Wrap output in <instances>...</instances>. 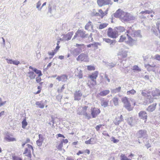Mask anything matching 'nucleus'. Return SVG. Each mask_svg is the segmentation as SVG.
I'll return each mask as SVG.
<instances>
[{
    "label": "nucleus",
    "instance_id": "obj_1",
    "mask_svg": "<svg viewBox=\"0 0 160 160\" xmlns=\"http://www.w3.org/2000/svg\"><path fill=\"white\" fill-rule=\"evenodd\" d=\"M113 16L119 18L122 22H128L135 19V17L128 13L123 11L120 9L117 10L113 14Z\"/></svg>",
    "mask_w": 160,
    "mask_h": 160
},
{
    "label": "nucleus",
    "instance_id": "obj_2",
    "mask_svg": "<svg viewBox=\"0 0 160 160\" xmlns=\"http://www.w3.org/2000/svg\"><path fill=\"white\" fill-rule=\"evenodd\" d=\"M130 32V30L129 29L127 30L126 33H127L126 36L128 37V40H127V38L125 35H121L119 40V42H125V43L130 46H133L136 42L137 39H132L131 36L129 34Z\"/></svg>",
    "mask_w": 160,
    "mask_h": 160
},
{
    "label": "nucleus",
    "instance_id": "obj_3",
    "mask_svg": "<svg viewBox=\"0 0 160 160\" xmlns=\"http://www.w3.org/2000/svg\"><path fill=\"white\" fill-rule=\"evenodd\" d=\"M108 36L113 38H116L118 35V33L117 31L114 28L113 30L111 28H109L107 31Z\"/></svg>",
    "mask_w": 160,
    "mask_h": 160
},
{
    "label": "nucleus",
    "instance_id": "obj_4",
    "mask_svg": "<svg viewBox=\"0 0 160 160\" xmlns=\"http://www.w3.org/2000/svg\"><path fill=\"white\" fill-rule=\"evenodd\" d=\"M122 101L124 104V107L128 111L132 110V108L131 107V103L128 100V98L124 97L122 98Z\"/></svg>",
    "mask_w": 160,
    "mask_h": 160
},
{
    "label": "nucleus",
    "instance_id": "obj_5",
    "mask_svg": "<svg viewBox=\"0 0 160 160\" xmlns=\"http://www.w3.org/2000/svg\"><path fill=\"white\" fill-rule=\"evenodd\" d=\"M151 31L155 35L160 38V24L157 23L156 26L152 27Z\"/></svg>",
    "mask_w": 160,
    "mask_h": 160
},
{
    "label": "nucleus",
    "instance_id": "obj_6",
    "mask_svg": "<svg viewBox=\"0 0 160 160\" xmlns=\"http://www.w3.org/2000/svg\"><path fill=\"white\" fill-rule=\"evenodd\" d=\"M73 34V32H68L67 34H63L61 36V38L59 39L61 41L65 42L71 39Z\"/></svg>",
    "mask_w": 160,
    "mask_h": 160
},
{
    "label": "nucleus",
    "instance_id": "obj_7",
    "mask_svg": "<svg viewBox=\"0 0 160 160\" xmlns=\"http://www.w3.org/2000/svg\"><path fill=\"white\" fill-rule=\"evenodd\" d=\"M148 136L147 132L145 130H140L138 131L136 134V137L138 138H146Z\"/></svg>",
    "mask_w": 160,
    "mask_h": 160
},
{
    "label": "nucleus",
    "instance_id": "obj_8",
    "mask_svg": "<svg viewBox=\"0 0 160 160\" xmlns=\"http://www.w3.org/2000/svg\"><path fill=\"white\" fill-rule=\"evenodd\" d=\"M78 61H80L81 62H88L89 58L87 54L84 53H82L79 55L76 59Z\"/></svg>",
    "mask_w": 160,
    "mask_h": 160
},
{
    "label": "nucleus",
    "instance_id": "obj_9",
    "mask_svg": "<svg viewBox=\"0 0 160 160\" xmlns=\"http://www.w3.org/2000/svg\"><path fill=\"white\" fill-rule=\"evenodd\" d=\"M91 115L92 118H96L100 112L99 109L95 108H91Z\"/></svg>",
    "mask_w": 160,
    "mask_h": 160
},
{
    "label": "nucleus",
    "instance_id": "obj_10",
    "mask_svg": "<svg viewBox=\"0 0 160 160\" xmlns=\"http://www.w3.org/2000/svg\"><path fill=\"white\" fill-rule=\"evenodd\" d=\"M129 34L131 36L132 39H137V37H141L142 36L140 34V31L137 30L133 31L132 32H130Z\"/></svg>",
    "mask_w": 160,
    "mask_h": 160
},
{
    "label": "nucleus",
    "instance_id": "obj_11",
    "mask_svg": "<svg viewBox=\"0 0 160 160\" xmlns=\"http://www.w3.org/2000/svg\"><path fill=\"white\" fill-rule=\"evenodd\" d=\"M88 108V106H85L82 107V112L83 115L85 117V118L88 119H89L91 118V115L88 114L87 112Z\"/></svg>",
    "mask_w": 160,
    "mask_h": 160
},
{
    "label": "nucleus",
    "instance_id": "obj_12",
    "mask_svg": "<svg viewBox=\"0 0 160 160\" xmlns=\"http://www.w3.org/2000/svg\"><path fill=\"white\" fill-rule=\"evenodd\" d=\"M74 99L76 101H79L81 99L82 93L80 90H76L74 93Z\"/></svg>",
    "mask_w": 160,
    "mask_h": 160
},
{
    "label": "nucleus",
    "instance_id": "obj_13",
    "mask_svg": "<svg viewBox=\"0 0 160 160\" xmlns=\"http://www.w3.org/2000/svg\"><path fill=\"white\" fill-rule=\"evenodd\" d=\"M38 137L39 139L36 141V143L38 146L41 147L44 140V137L42 135L40 134Z\"/></svg>",
    "mask_w": 160,
    "mask_h": 160
},
{
    "label": "nucleus",
    "instance_id": "obj_14",
    "mask_svg": "<svg viewBox=\"0 0 160 160\" xmlns=\"http://www.w3.org/2000/svg\"><path fill=\"white\" fill-rule=\"evenodd\" d=\"M138 115L143 120H146L147 119V113L145 111H141L138 113Z\"/></svg>",
    "mask_w": 160,
    "mask_h": 160
},
{
    "label": "nucleus",
    "instance_id": "obj_15",
    "mask_svg": "<svg viewBox=\"0 0 160 160\" xmlns=\"http://www.w3.org/2000/svg\"><path fill=\"white\" fill-rule=\"evenodd\" d=\"M98 72L96 71L92 73V74L89 76V78L91 79L92 81H96V79L98 77Z\"/></svg>",
    "mask_w": 160,
    "mask_h": 160
},
{
    "label": "nucleus",
    "instance_id": "obj_16",
    "mask_svg": "<svg viewBox=\"0 0 160 160\" xmlns=\"http://www.w3.org/2000/svg\"><path fill=\"white\" fill-rule=\"evenodd\" d=\"M103 40L104 41H105L107 43H110V47H112L113 46L116 42V41L115 40H111L109 38H103Z\"/></svg>",
    "mask_w": 160,
    "mask_h": 160
},
{
    "label": "nucleus",
    "instance_id": "obj_17",
    "mask_svg": "<svg viewBox=\"0 0 160 160\" xmlns=\"http://www.w3.org/2000/svg\"><path fill=\"white\" fill-rule=\"evenodd\" d=\"M157 105V103H155L150 105L147 108V110L150 112H152L155 109Z\"/></svg>",
    "mask_w": 160,
    "mask_h": 160
},
{
    "label": "nucleus",
    "instance_id": "obj_18",
    "mask_svg": "<svg viewBox=\"0 0 160 160\" xmlns=\"http://www.w3.org/2000/svg\"><path fill=\"white\" fill-rule=\"evenodd\" d=\"M77 32L78 34V37L84 38L88 36V34H85V32L82 30L79 29L77 31Z\"/></svg>",
    "mask_w": 160,
    "mask_h": 160
},
{
    "label": "nucleus",
    "instance_id": "obj_19",
    "mask_svg": "<svg viewBox=\"0 0 160 160\" xmlns=\"http://www.w3.org/2000/svg\"><path fill=\"white\" fill-rule=\"evenodd\" d=\"M128 51L126 50H121L119 51L118 54V56H121L124 58L127 57V56Z\"/></svg>",
    "mask_w": 160,
    "mask_h": 160
},
{
    "label": "nucleus",
    "instance_id": "obj_20",
    "mask_svg": "<svg viewBox=\"0 0 160 160\" xmlns=\"http://www.w3.org/2000/svg\"><path fill=\"white\" fill-rule=\"evenodd\" d=\"M115 28L118 34L119 32L121 33L125 32L126 30L124 27L121 26L117 27Z\"/></svg>",
    "mask_w": 160,
    "mask_h": 160
},
{
    "label": "nucleus",
    "instance_id": "obj_21",
    "mask_svg": "<svg viewBox=\"0 0 160 160\" xmlns=\"http://www.w3.org/2000/svg\"><path fill=\"white\" fill-rule=\"evenodd\" d=\"M29 69H32L36 74H38V77H40L42 75V72L41 70L33 68L31 66H29Z\"/></svg>",
    "mask_w": 160,
    "mask_h": 160
},
{
    "label": "nucleus",
    "instance_id": "obj_22",
    "mask_svg": "<svg viewBox=\"0 0 160 160\" xmlns=\"http://www.w3.org/2000/svg\"><path fill=\"white\" fill-rule=\"evenodd\" d=\"M82 52V50L80 48H76L72 51V53L74 56H77Z\"/></svg>",
    "mask_w": 160,
    "mask_h": 160
},
{
    "label": "nucleus",
    "instance_id": "obj_23",
    "mask_svg": "<svg viewBox=\"0 0 160 160\" xmlns=\"http://www.w3.org/2000/svg\"><path fill=\"white\" fill-rule=\"evenodd\" d=\"M35 104L39 108H44V104L43 101L36 102Z\"/></svg>",
    "mask_w": 160,
    "mask_h": 160
},
{
    "label": "nucleus",
    "instance_id": "obj_24",
    "mask_svg": "<svg viewBox=\"0 0 160 160\" xmlns=\"http://www.w3.org/2000/svg\"><path fill=\"white\" fill-rule=\"evenodd\" d=\"M152 95L154 97L160 96V90L158 89H155V90L152 91Z\"/></svg>",
    "mask_w": 160,
    "mask_h": 160
},
{
    "label": "nucleus",
    "instance_id": "obj_25",
    "mask_svg": "<svg viewBox=\"0 0 160 160\" xmlns=\"http://www.w3.org/2000/svg\"><path fill=\"white\" fill-rule=\"evenodd\" d=\"M121 87H119L117 88L114 89H111V93H116L120 92L121 91Z\"/></svg>",
    "mask_w": 160,
    "mask_h": 160
},
{
    "label": "nucleus",
    "instance_id": "obj_26",
    "mask_svg": "<svg viewBox=\"0 0 160 160\" xmlns=\"http://www.w3.org/2000/svg\"><path fill=\"white\" fill-rule=\"evenodd\" d=\"M110 92V91L109 90H105L101 91L99 93V95L101 96H104L108 94Z\"/></svg>",
    "mask_w": 160,
    "mask_h": 160
},
{
    "label": "nucleus",
    "instance_id": "obj_27",
    "mask_svg": "<svg viewBox=\"0 0 160 160\" xmlns=\"http://www.w3.org/2000/svg\"><path fill=\"white\" fill-rule=\"evenodd\" d=\"M127 122L131 126H132L134 124V121L132 118L130 117L127 119Z\"/></svg>",
    "mask_w": 160,
    "mask_h": 160
},
{
    "label": "nucleus",
    "instance_id": "obj_28",
    "mask_svg": "<svg viewBox=\"0 0 160 160\" xmlns=\"http://www.w3.org/2000/svg\"><path fill=\"white\" fill-rule=\"evenodd\" d=\"M28 76L30 78V79H33L35 78L36 75L33 72L30 71L28 72Z\"/></svg>",
    "mask_w": 160,
    "mask_h": 160
},
{
    "label": "nucleus",
    "instance_id": "obj_29",
    "mask_svg": "<svg viewBox=\"0 0 160 160\" xmlns=\"http://www.w3.org/2000/svg\"><path fill=\"white\" fill-rule=\"evenodd\" d=\"M105 65L107 67L111 69L114 67L116 65V64L112 62L109 63L108 62H106Z\"/></svg>",
    "mask_w": 160,
    "mask_h": 160
},
{
    "label": "nucleus",
    "instance_id": "obj_30",
    "mask_svg": "<svg viewBox=\"0 0 160 160\" xmlns=\"http://www.w3.org/2000/svg\"><path fill=\"white\" fill-rule=\"evenodd\" d=\"M94 139L93 138H91L89 140L85 141V142L86 144H93L95 143Z\"/></svg>",
    "mask_w": 160,
    "mask_h": 160
},
{
    "label": "nucleus",
    "instance_id": "obj_31",
    "mask_svg": "<svg viewBox=\"0 0 160 160\" xmlns=\"http://www.w3.org/2000/svg\"><path fill=\"white\" fill-rule=\"evenodd\" d=\"M93 82H88L87 83V85L88 86L91 88H92L94 87V86L96 85L97 82L96 81H92Z\"/></svg>",
    "mask_w": 160,
    "mask_h": 160
},
{
    "label": "nucleus",
    "instance_id": "obj_32",
    "mask_svg": "<svg viewBox=\"0 0 160 160\" xmlns=\"http://www.w3.org/2000/svg\"><path fill=\"white\" fill-rule=\"evenodd\" d=\"M77 74H76V75L79 79L82 78L83 77V73L82 71L81 70H80L78 71Z\"/></svg>",
    "mask_w": 160,
    "mask_h": 160
},
{
    "label": "nucleus",
    "instance_id": "obj_33",
    "mask_svg": "<svg viewBox=\"0 0 160 160\" xmlns=\"http://www.w3.org/2000/svg\"><path fill=\"white\" fill-rule=\"evenodd\" d=\"M152 66L149 64L145 65V67L147 68V70L149 71H153V67L155 66Z\"/></svg>",
    "mask_w": 160,
    "mask_h": 160
},
{
    "label": "nucleus",
    "instance_id": "obj_34",
    "mask_svg": "<svg viewBox=\"0 0 160 160\" xmlns=\"http://www.w3.org/2000/svg\"><path fill=\"white\" fill-rule=\"evenodd\" d=\"M108 101H102L101 105L104 108L108 106Z\"/></svg>",
    "mask_w": 160,
    "mask_h": 160
},
{
    "label": "nucleus",
    "instance_id": "obj_35",
    "mask_svg": "<svg viewBox=\"0 0 160 160\" xmlns=\"http://www.w3.org/2000/svg\"><path fill=\"white\" fill-rule=\"evenodd\" d=\"M90 26H91L92 28L93 27L92 24V22L90 21H89L87 23L85 26V29L86 30H87L89 28Z\"/></svg>",
    "mask_w": 160,
    "mask_h": 160
},
{
    "label": "nucleus",
    "instance_id": "obj_36",
    "mask_svg": "<svg viewBox=\"0 0 160 160\" xmlns=\"http://www.w3.org/2000/svg\"><path fill=\"white\" fill-rule=\"evenodd\" d=\"M115 106H117L118 104V99L117 97H114L112 100Z\"/></svg>",
    "mask_w": 160,
    "mask_h": 160
},
{
    "label": "nucleus",
    "instance_id": "obj_37",
    "mask_svg": "<svg viewBox=\"0 0 160 160\" xmlns=\"http://www.w3.org/2000/svg\"><path fill=\"white\" fill-rule=\"evenodd\" d=\"M97 2L98 5L100 7H102V6L105 5H104V0H98Z\"/></svg>",
    "mask_w": 160,
    "mask_h": 160
},
{
    "label": "nucleus",
    "instance_id": "obj_38",
    "mask_svg": "<svg viewBox=\"0 0 160 160\" xmlns=\"http://www.w3.org/2000/svg\"><path fill=\"white\" fill-rule=\"evenodd\" d=\"M6 139L9 142L16 141V139L15 138H14L11 137L9 136H7L6 137Z\"/></svg>",
    "mask_w": 160,
    "mask_h": 160
},
{
    "label": "nucleus",
    "instance_id": "obj_39",
    "mask_svg": "<svg viewBox=\"0 0 160 160\" xmlns=\"http://www.w3.org/2000/svg\"><path fill=\"white\" fill-rule=\"evenodd\" d=\"M108 25V23H102L100 24L99 26V29H101L106 27Z\"/></svg>",
    "mask_w": 160,
    "mask_h": 160
},
{
    "label": "nucleus",
    "instance_id": "obj_40",
    "mask_svg": "<svg viewBox=\"0 0 160 160\" xmlns=\"http://www.w3.org/2000/svg\"><path fill=\"white\" fill-rule=\"evenodd\" d=\"M61 76V81L62 82H65L67 80V76L66 75H63Z\"/></svg>",
    "mask_w": 160,
    "mask_h": 160
},
{
    "label": "nucleus",
    "instance_id": "obj_41",
    "mask_svg": "<svg viewBox=\"0 0 160 160\" xmlns=\"http://www.w3.org/2000/svg\"><path fill=\"white\" fill-rule=\"evenodd\" d=\"M22 127L23 128H25L26 127L28 123L26 121V120L25 119H24L22 121Z\"/></svg>",
    "mask_w": 160,
    "mask_h": 160
},
{
    "label": "nucleus",
    "instance_id": "obj_42",
    "mask_svg": "<svg viewBox=\"0 0 160 160\" xmlns=\"http://www.w3.org/2000/svg\"><path fill=\"white\" fill-rule=\"evenodd\" d=\"M120 157L121 160H131L128 158L124 154H122L120 156Z\"/></svg>",
    "mask_w": 160,
    "mask_h": 160
},
{
    "label": "nucleus",
    "instance_id": "obj_43",
    "mask_svg": "<svg viewBox=\"0 0 160 160\" xmlns=\"http://www.w3.org/2000/svg\"><path fill=\"white\" fill-rule=\"evenodd\" d=\"M132 69L134 71H141V69L137 65H134Z\"/></svg>",
    "mask_w": 160,
    "mask_h": 160
},
{
    "label": "nucleus",
    "instance_id": "obj_44",
    "mask_svg": "<svg viewBox=\"0 0 160 160\" xmlns=\"http://www.w3.org/2000/svg\"><path fill=\"white\" fill-rule=\"evenodd\" d=\"M141 94L142 96L144 97L149 96L147 94L146 92V89H145L142 91Z\"/></svg>",
    "mask_w": 160,
    "mask_h": 160
},
{
    "label": "nucleus",
    "instance_id": "obj_45",
    "mask_svg": "<svg viewBox=\"0 0 160 160\" xmlns=\"http://www.w3.org/2000/svg\"><path fill=\"white\" fill-rule=\"evenodd\" d=\"M136 92L134 89H132L131 90L128 91L127 92V94L128 95H129L130 94H134L135 93H136Z\"/></svg>",
    "mask_w": 160,
    "mask_h": 160
},
{
    "label": "nucleus",
    "instance_id": "obj_46",
    "mask_svg": "<svg viewBox=\"0 0 160 160\" xmlns=\"http://www.w3.org/2000/svg\"><path fill=\"white\" fill-rule=\"evenodd\" d=\"M36 81L37 83H39V84L40 85H42L43 82H40L41 81V78L40 77H36Z\"/></svg>",
    "mask_w": 160,
    "mask_h": 160
},
{
    "label": "nucleus",
    "instance_id": "obj_47",
    "mask_svg": "<svg viewBox=\"0 0 160 160\" xmlns=\"http://www.w3.org/2000/svg\"><path fill=\"white\" fill-rule=\"evenodd\" d=\"M152 12V11L146 10L145 11H142L140 12L141 14H150Z\"/></svg>",
    "mask_w": 160,
    "mask_h": 160
},
{
    "label": "nucleus",
    "instance_id": "obj_48",
    "mask_svg": "<svg viewBox=\"0 0 160 160\" xmlns=\"http://www.w3.org/2000/svg\"><path fill=\"white\" fill-rule=\"evenodd\" d=\"M87 69L88 70H95V68L93 66H88Z\"/></svg>",
    "mask_w": 160,
    "mask_h": 160
},
{
    "label": "nucleus",
    "instance_id": "obj_49",
    "mask_svg": "<svg viewBox=\"0 0 160 160\" xmlns=\"http://www.w3.org/2000/svg\"><path fill=\"white\" fill-rule=\"evenodd\" d=\"M12 158L13 160H22L21 158L15 156H12Z\"/></svg>",
    "mask_w": 160,
    "mask_h": 160
},
{
    "label": "nucleus",
    "instance_id": "obj_50",
    "mask_svg": "<svg viewBox=\"0 0 160 160\" xmlns=\"http://www.w3.org/2000/svg\"><path fill=\"white\" fill-rule=\"evenodd\" d=\"M98 12L99 13H100V16L101 18H102L104 16V12L102 11V9H99L98 10Z\"/></svg>",
    "mask_w": 160,
    "mask_h": 160
},
{
    "label": "nucleus",
    "instance_id": "obj_51",
    "mask_svg": "<svg viewBox=\"0 0 160 160\" xmlns=\"http://www.w3.org/2000/svg\"><path fill=\"white\" fill-rule=\"evenodd\" d=\"M104 2L105 5L111 4V0H104Z\"/></svg>",
    "mask_w": 160,
    "mask_h": 160
},
{
    "label": "nucleus",
    "instance_id": "obj_52",
    "mask_svg": "<svg viewBox=\"0 0 160 160\" xmlns=\"http://www.w3.org/2000/svg\"><path fill=\"white\" fill-rule=\"evenodd\" d=\"M63 146V142H61L58 146L57 148L58 149L61 150Z\"/></svg>",
    "mask_w": 160,
    "mask_h": 160
},
{
    "label": "nucleus",
    "instance_id": "obj_53",
    "mask_svg": "<svg viewBox=\"0 0 160 160\" xmlns=\"http://www.w3.org/2000/svg\"><path fill=\"white\" fill-rule=\"evenodd\" d=\"M93 46L95 47H96L97 49L98 48V45H100L101 44L100 43L97 42H94L93 43H92Z\"/></svg>",
    "mask_w": 160,
    "mask_h": 160
},
{
    "label": "nucleus",
    "instance_id": "obj_54",
    "mask_svg": "<svg viewBox=\"0 0 160 160\" xmlns=\"http://www.w3.org/2000/svg\"><path fill=\"white\" fill-rule=\"evenodd\" d=\"M111 141L114 143H117L119 141V140L116 139L115 138L113 137H112V139Z\"/></svg>",
    "mask_w": 160,
    "mask_h": 160
},
{
    "label": "nucleus",
    "instance_id": "obj_55",
    "mask_svg": "<svg viewBox=\"0 0 160 160\" xmlns=\"http://www.w3.org/2000/svg\"><path fill=\"white\" fill-rule=\"evenodd\" d=\"M154 58L157 60L159 61L160 60V55L158 54L155 55Z\"/></svg>",
    "mask_w": 160,
    "mask_h": 160
},
{
    "label": "nucleus",
    "instance_id": "obj_56",
    "mask_svg": "<svg viewBox=\"0 0 160 160\" xmlns=\"http://www.w3.org/2000/svg\"><path fill=\"white\" fill-rule=\"evenodd\" d=\"M102 125L99 124V125H97L95 127V129L97 130V131H98L100 130V128L102 127Z\"/></svg>",
    "mask_w": 160,
    "mask_h": 160
},
{
    "label": "nucleus",
    "instance_id": "obj_57",
    "mask_svg": "<svg viewBox=\"0 0 160 160\" xmlns=\"http://www.w3.org/2000/svg\"><path fill=\"white\" fill-rule=\"evenodd\" d=\"M20 63V62L19 61L13 60V64L18 65Z\"/></svg>",
    "mask_w": 160,
    "mask_h": 160
},
{
    "label": "nucleus",
    "instance_id": "obj_58",
    "mask_svg": "<svg viewBox=\"0 0 160 160\" xmlns=\"http://www.w3.org/2000/svg\"><path fill=\"white\" fill-rule=\"evenodd\" d=\"M6 60L7 61V62L8 63L12 64L13 63V60L12 59H6Z\"/></svg>",
    "mask_w": 160,
    "mask_h": 160
},
{
    "label": "nucleus",
    "instance_id": "obj_59",
    "mask_svg": "<svg viewBox=\"0 0 160 160\" xmlns=\"http://www.w3.org/2000/svg\"><path fill=\"white\" fill-rule=\"evenodd\" d=\"M147 103H152V102H153V99L152 98H151V99H148L147 100Z\"/></svg>",
    "mask_w": 160,
    "mask_h": 160
},
{
    "label": "nucleus",
    "instance_id": "obj_60",
    "mask_svg": "<svg viewBox=\"0 0 160 160\" xmlns=\"http://www.w3.org/2000/svg\"><path fill=\"white\" fill-rule=\"evenodd\" d=\"M41 2L40 1H38V2H37V8H38V9H39V7L41 5Z\"/></svg>",
    "mask_w": 160,
    "mask_h": 160
},
{
    "label": "nucleus",
    "instance_id": "obj_61",
    "mask_svg": "<svg viewBox=\"0 0 160 160\" xmlns=\"http://www.w3.org/2000/svg\"><path fill=\"white\" fill-rule=\"evenodd\" d=\"M104 77L107 80L108 82H110V79L108 77V75L106 74H105Z\"/></svg>",
    "mask_w": 160,
    "mask_h": 160
},
{
    "label": "nucleus",
    "instance_id": "obj_62",
    "mask_svg": "<svg viewBox=\"0 0 160 160\" xmlns=\"http://www.w3.org/2000/svg\"><path fill=\"white\" fill-rule=\"evenodd\" d=\"M48 54L49 55H51L52 56H53L55 54V53L54 52L52 51V52H48Z\"/></svg>",
    "mask_w": 160,
    "mask_h": 160
},
{
    "label": "nucleus",
    "instance_id": "obj_63",
    "mask_svg": "<svg viewBox=\"0 0 160 160\" xmlns=\"http://www.w3.org/2000/svg\"><path fill=\"white\" fill-rule=\"evenodd\" d=\"M51 118L52 119L51 122H52L53 124L55 123V118H54L52 116H51Z\"/></svg>",
    "mask_w": 160,
    "mask_h": 160
},
{
    "label": "nucleus",
    "instance_id": "obj_64",
    "mask_svg": "<svg viewBox=\"0 0 160 160\" xmlns=\"http://www.w3.org/2000/svg\"><path fill=\"white\" fill-rule=\"evenodd\" d=\"M102 134L104 136H106L108 137H110L108 134L107 132L106 131H104L102 133Z\"/></svg>",
    "mask_w": 160,
    "mask_h": 160
}]
</instances>
